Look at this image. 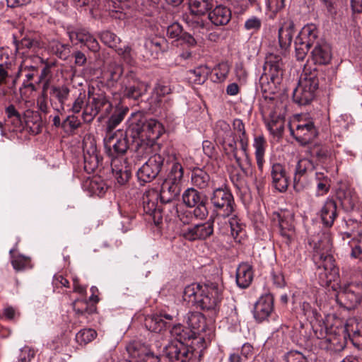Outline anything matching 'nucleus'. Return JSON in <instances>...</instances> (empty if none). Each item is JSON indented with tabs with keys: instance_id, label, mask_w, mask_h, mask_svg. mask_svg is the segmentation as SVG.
<instances>
[{
	"instance_id": "nucleus-28",
	"label": "nucleus",
	"mask_w": 362,
	"mask_h": 362,
	"mask_svg": "<svg viewBox=\"0 0 362 362\" xmlns=\"http://www.w3.org/2000/svg\"><path fill=\"white\" fill-rule=\"evenodd\" d=\"M253 279L252 266L247 263L240 264L236 270V283L242 288H247Z\"/></svg>"
},
{
	"instance_id": "nucleus-25",
	"label": "nucleus",
	"mask_w": 362,
	"mask_h": 362,
	"mask_svg": "<svg viewBox=\"0 0 362 362\" xmlns=\"http://www.w3.org/2000/svg\"><path fill=\"white\" fill-rule=\"evenodd\" d=\"M295 33V25L293 21H285L279 29V42L281 49H286L291 44Z\"/></svg>"
},
{
	"instance_id": "nucleus-43",
	"label": "nucleus",
	"mask_w": 362,
	"mask_h": 362,
	"mask_svg": "<svg viewBox=\"0 0 362 362\" xmlns=\"http://www.w3.org/2000/svg\"><path fill=\"white\" fill-rule=\"evenodd\" d=\"M148 90V85L141 81L136 82L132 86H127L124 95L130 99L137 100Z\"/></svg>"
},
{
	"instance_id": "nucleus-56",
	"label": "nucleus",
	"mask_w": 362,
	"mask_h": 362,
	"mask_svg": "<svg viewBox=\"0 0 362 362\" xmlns=\"http://www.w3.org/2000/svg\"><path fill=\"white\" fill-rule=\"evenodd\" d=\"M115 51L127 63L131 64L134 61L136 54L129 45L117 47Z\"/></svg>"
},
{
	"instance_id": "nucleus-50",
	"label": "nucleus",
	"mask_w": 362,
	"mask_h": 362,
	"mask_svg": "<svg viewBox=\"0 0 362 362\" xmlns=\"http://www.w3.org/2000/svg\"><path fill=\"white\" fill-rule=\"evenodd\" d=\"M67 34L73 44L82 43L86 37H89V32L84 28L68 29Z\"/></svg>"
},
{
	"instance_id": "nucleus-5",
	"label": "nucleus",
	"mask_w": 362,
	"mask_h": 362,
	"mask_svg": "<svg viewBox=\"0 0 362 362\" xmlns=\"http://www.w3.org/2000/svg\"><path fill=\"white\" fill-rule=\"evenodd\" d=\"M146 117L141 112L132 113L128 119L125 136L136 143V154L138 157H146L151 153V145L144 141V129Z\"/></svg>"
},
{
	"instance_id": "nucleus-3",
	"label": "nucleus",
	"mask_w": 362,
	"mask_h": 362,
	"mask_svg": "<svg viewBox=\"0 0 362 362\" xmlns=\"http://www.w3.org/2000/svg\"><path fill=\"white\" fill-rule=\"evenodd\" d=\"M222 293V285L209 281L204 284H192L187 286L182 297L185 301L197 308L216 313L220 307Z\"/></svg>"
},
{
	"instance_id": "nucleus-20",
	"label": "nucleus",
	"mask_w": 362,
	"mask_h": 362,
	"mask_svg": "<svg viewBox=\"0 0 362 362\" xmlns=\"http://www.w3.org/2000/svg\"><path fill=\"white\" fill-rule=\"evenodd\" d=\"M88 98L95 106V110H98V114H101V117H106L111 113L112 105L104 93H91L89 90Z\"/></svg>"
},
{
	"instance_id": "nucleus-58",
	"label": "nucleus",
	"mask_w": 362,
	"mask_h": 362,
	"mask_svg": "<svg viewBox=\"0 0 362 362\" xmlns=\"http://www.w3.org/2000/svg\"><path fill=\"white\" fill-rule=\"evenodd\" d=\"M322 346H323L325 349L332 351H337L343 349V345L339 343L338 339L335 337L325 338L322 341Z\"/></svg>"
},
{
	"instance_id": "nucleus-7",
	"label": "nucleus",
	"mask_w": 362,
	"mask_h": 362,
	"mask_svg": "<svg viewBox=\"0 0 362 362\" xmlns=\"http://www.w3.org/2000/svg\"><path fill=\"white\" fill-rule=\"evenodd\" d=\"M210 202L217 218L230 217L236 211V204L233 194L226 188L218 187L210 195Z\"/></svg>"
},
{
	"instance_id": "nucleus-45",
	"label": "nucleus",
	"mask_w": 362,
	"mask_h": 362,
	"mask_svg": "<svg viewBox=\"0 0 362 362\" xmlns=\"http://www.w3.org/2000/svg\"><path fill=\"white\" fill-rule=\"evenodd\" d=\"M221 125L223 127V129L226 130V136H228V138L224 139V140L223 141L224 150L227 153H236L237 152L236 141L232 135V132L230 130L229 125L224 122H221Z\"/></svg>"
},
{
	"instance_id": "nucleus-62",
	"label": "nucleus",
	"mask_w": 362,
	"mask_h": 362,
	"mask_svg": "<svg viewBox=\"0 0 362 362\" xmlns=\"http://www.w3.org/2000/svg\"><path fill=\"white\" fill-rule=\"evenodd\" d=\"M200 16L192 15L187 16V23L194 29L204 28V22L199 18Z\"/></svg>"
},
{
	"instance_id": "nucleus-2",
	"label": "nucleus",
	"mask_w": 362,
	"mask_h": 362,
	"mask_svg": "<svg viewBox=\"0 0 362 362\" xmlns=\"http://www.w3.org/2000/svg\"><path fill=\"white\" fill-rule=\"evenodd\" d=\"M294 45L298 60H303L309 49L313 47L311 58L315 64L325 65L331 61V47L327 42L319 38L315 24L305 25L296 38Z\"/></svg>"
},
{
	"instance_id": "nucleus-23",
	"label": "nucleus",
	"mask_w": 362,
	"mask_h": 362,
	"mask_svg": "<svg viewBox=\"0 0 362 362\" xmlns=\"http://www.w3.org/2000/svg\"><path fill=\"white\" fill-rule=\"evenodd\" d=\"M181 185H178L173 182L165 180L162 184L160 194V197L162 204L171 203L174 201L180 194L181 192Z\"/></svg>"
},
{
	"instance_id": "nucleus-19",
	"label": "nucleus",
	"mask_w": 362,
	"mask_h": 362,
	"mask_svg": "<svg viewBox=\"0 0 362 362\" xmlns=\"http://www.w3.org/2000/svg\"><path fill=\"white\" fill-rule=\"evenodd\" d=\"M273 310V297L265 295L259 298L254 307V317L258 322L267 319Z\"/></svg>"
},
{
	"instance_id": "nucleus-31",
	"label": "nucleus",
	"mask_w": 362,
	"mask_h": 362,
	"mask_svg": "<svg viewBox=\"0 0 362 362\" xmlns=\"http://www.w3.org/2000/svg\"><path fill=\"white\" fill-rule=\"evenodd\" d=\"M195 331L191 330L189 327H185L181 324L175 325L170 329V334L173 337L176 339V342H182L185 344H189V342L192 339H197L195 337Z\"/></svg>"
},
{
	"instance_id": "nucleus-27",
	"label": "nucleus",
	"mask_w": 362,
	"mask_h": 362,
	"mask_svg": "<svg viewBox=\"0 0 362 362\" xmlns=\"http://www.w3.org/2000/svg\"><path fill=\"white\" fill-rule=\"evenodd\" d=\"M165 45V40L163 38L148 39L144 43L145 54L144 57L150 60L157 59L160 52L164 50L163 46Z\"/></svg>"
},
{
	"instance_id": "nucleus-52",
	"label": "nucleus",
	"mask_w": 362,
	"mask_h": 362,
	"mask_svg": "<svg viewBox=\"0 0 362 362\" xmlns=\"http://www.w3.org/2000/svg\"><path fill=\"white\" fill-rule=\"evenodd\" d=\"M172 92V89L170 86L158 83L153 88L151 99L155 103H159L161 100V97L170 94Z\"/></svg>"
},
{
	"instance_id": "nucleus-44",
	"label": "nucleus",
	"mask_w": 362,
	"mask_h": 362,
	"mask_svg": "<svg viewBox=\"0 0 362 362\" xmlns=\"http://www.w3.org/2000/svg\"><path fill=\"white\" fill-rule=\"evenodd\" d=\"M209 69L205 66H199L187 71V76L195 83L202 84L207 79Z\"/></svg>"
},
{
	"instance_id": "nucleus-26",
	"label": "nucleus",
	"mask_w": 362,
	"mask_h": 362,
	"mask_svg": "<svg viewBox=\"0 0 362 362\" xmlns=\"http://www.w3.org/2000/svg\"><path fill=\"white\" fill-rule=\"evenodd\" d=\"M111 168L115 178L119 185H124L131 177L132 173L129 168L125 162L122 163L120 159H112Z\"/></svg>"
},
{
	"instance_id": "nucleus-36",
	"label": "nucleus",
	"mask_w": 362,
	"mask_h": 362,
	"mask_svg": "<svg viewBox=\"0 0 362 362\" xmlns=\"http://www.w3.org/2000/svg\"><path fill=\"white\" fill-rule=\"evenodd\" d=\"M74 310L81 323H88L89 322L88 316L95 311V308L92 305L89 306L87 301L75 300L73 303Z\"/></svg>"
},
{
	"instance_id": "nucleus-40",
	"label": "nucleus",
	"mask_w": 362,
	"mask_h": 362,
	"mask_svg": "<svg viewBox=\"0 0 362 362\" xmlns=\"http://www.w3.org/2000/svg\"><path fill=\"white\" fill-rule=\"evenodd\" d=\"M213 6L212 0H189V9L192 15L204 16Z\"/></svg>"
},
{
	"instance_id": "nucleus-61",
	"label": "nucleus",
	"mask_w": 362,
	"mask_h": 362,
	"mask_svg": "<svg viewBox=\"0 0 362 362\" xmlns=\"http://www.w3.org/2000/svg\"><path fill=\"white\" fill-rule=\"evenodd\" d=\"M235 73L239 81L245 82L246 81L248 72L243 62L236 63L235 66Z\"/></svg>"
},
{
	"instance_id": "nucleus-15",
	"label": "nucleus",
	"mask_w": 362,
	"mask_h": 362,
	"mask_svg": "<svg viewBox=\"0 0 362 362\" xmlns=\"http://www.w3.org/2000/svg\"><path fill=\"white\" fill-rule=\"evenodd\" d=\"M127 351L132 362H159L158 356L155 355L148 346L140 342L128 344Z\"/></svg>"
},
{
	"instance_id": "nucleus-4",
	"label": "nucleus",
	"mask_w": 362,
	"mask_h": 362,
	"mask_svg": "<svg viewBox=\"0 0 362 362\" xmlns=\"http://www.w3.org/2000/svg\"><path fill=\"white\" fill-rule=\"evenodd\" d=\"M318 85V71L315 67L305 64L298 86L293 90V101L300 105L309 104L315 98Z\"/></svg>"
},
{
	"instance_id": "nucleus-34",
	"label": "nucleus",
	"mask_w": 362,
	"mask_h": 362,
	"mask_svg": "<svg viewBox=\"0 0 362 362\" xmlns=\"http://www.w3.org/2000/svg\"><path fill=\"white\" fill-rule=\"evenodd\" d=\"M158 194L154 190L146 191L142 197L144 211L146 214H154L160 209L158 208Z\"/></svg>"
},
{
	"instance_id": "nucleus-32",
	"label": "nucleus",
	"mask_w": 362,
	"mask_h": 362,
	"mask_svg": "<svg viewBox=\"0 0 362 362\" xmlns=\"http://www.w3.org/2000/svg\"><path fill=\"white\" fill-rule=\"evenodd\" d=\"M337 216V203L333 199H327L320 211L323 224L327 227H331Z\"/></svg>"
},
{
	"instance_id": "nucleus-11",
	"label": "nucleus",
	"mask_w": 362,
	"mask_h": 362,
	"mask_svg": "<svg viewBox=\"0 0 362 362\" xmlns=\"http://www.w3.org/2000/svg\"><path fill=\"white\" fill-rule=\"evenodd\" d=\"M193 341L190 344L173 342L165 346L162 356L169 362H189L194 355Z\"/></svg>"
},
{
	"instance_id": "nucleus-39",
	"label": "nucleus",
	"mask_w": 362,
	"mask_h": 362,
	"mask_svg": "<svg viewBox=\"0 0 362 362\" xmlns=\"http://www.w3.org/2000/svg\"><path fill=\"white\" fill-rule=\"evenodd\" d=\"M337 197L346 210L353 209L358 202L356 195L350 189L339 190Z\"/></svg>"
},
{
	"instance_id": "nucleus-21",
	"label": "nucleus",
	"mask_w": 362,
	"mask_h": 362,
	"mask_svg": "<svg viewBox=\"0 0 362 362\" xmlns=\"http://www.w3.org/2000/svg\"><path fill=\"white\" fill-rule=\"evenodd\" d=\"M314 169V163L308 158L300 159L298 162L293 177V188L295 191L300 192L303 189L304 186L302 183L301 177L308 173L313 171Z\"/></svg>"
},
{
	"instance_id": "nucleus-47",
	"label": "nucleus",
	"mask_w": 362,
	"mask_h": 362,
	"mask_svg": "<svg viewBox=\"0 0 362 362\" xmlns=\"http://www.w3.org/2000/svg\"><path fill=\"white\" fill-rule=\"evenodd\" d=\"M183 168L179 163H175L173 164L170 171L165 179L169 181H172L178 185L182 186V180L183 177Z\"/></svg>"
},
{
	"instance_id": "nucleus-6",
	"label": "nucleus",
	"mask_w": 362,
	"mask_h": 362,
	"mask_svg": "<svg viewBox=\"0 0 362 362\" xmlns=\"http://www.w3.org/2000/svg\"><path fill=\"white\" fill-rule=\"evenodd\" d=\"M264 71H267L271 83H264V80H267V76H262L260 78V84L262 91L267 93H274V90L277 84L281 83L284 73V63L280 55L269 53L265 58L264 65Z\"/></svg>"
},
{
	"instance_id": "nucleus-1",
	"label": "nucleus",
	"mask_w": 362,
	"mask_h": 362,
	"mask_svg": "<svg viewBox=\"0 0 362 362\" xmlns=\"http://www.w3.org/2000/svg\"><path fill=\"white\" fill-rule=\"evenodd\" d=\"M313 247V256L317 266L316 275L319 283L322 286H329L336 281L339 276V269L332 254V240L328 232H322L313 236L308 240Z\"/></svg>"
},
{
	"instance_id": "nucleus-48",
	"label": "nucleus",
	"mask_w": 362,
	"mask_h": 362,
	"mask_svg": "<svg viewBox=\"0 0 362 362\" xmlns=\"http://www.w3.org/2000/svg\"><path fill=\"white\" fill-rule=\"evenodd\" d=\"M97 336V332L93 329H83L76 335V341L82 345H86L92 341Z\"/></svg>"
},
{
	"instance_id": "nucleus-55",
	"label": "nucleus",
	"mask_w": 362,
	"mask_h": 362,
	"mask_svg": "<svg viewBox=\"0 0 362 362\" xmlns=\"http://www.w3.org/2000/svg\"><path fill=\"white\" fill-rule=\"evenodd\" d=\"M101 41L111 48L116 49L120 39L113 33L110 31L102 32L100 35Z\"/></svg>"
},
{
	"instance_id": "nucleus-17",
	"label": "nucleus",
	"mask_w": 362,
	"mask_h": 362,
	"mask_svg": "<svg viewBox=\"0 0 362 362\" xmlns=\"http://www.w3.org/2000/svg\"><path fill=\"white\" fill-rule=\"evenodd\" d=\"M346 224L348 226L352 227V233H346L343 239L345 237L347 238H351L348 244L351 248L350 255L352 258L358 259L362 262V232L354 234V230L358 228L360 223L353 219H349Z\"/></svg>"
},
{
	"instance_id": "nucleus-29",
	"label": "nucleus",
	"mask_w": 362,
	"mask_h": 362,
	"mask_svg": "<svg viewBox=\"0 0 362 362\" xmlns=\"http://www.w3.org/2000/svg\"><path fill=\"white\" fill-rule=\"evenodd\" d=\"M209 18L215 25H225L231 18V12L226 6L218 5L209 13Z\"/></svg>"
},
{
	"instance_id": "nucleus-8",
	"label": "nucleus",
	"mask_w": 362,
	"mask_h": 362,
	"mask_svg": "<svg viewBox=\"0 0 362 362\" xmlns=\"http://www.w3.org/2000/svg\"><path fill=\"white\" fill-rule=\"evenodd\" d=\"M184 204L190 208H194V214L200 219L205 218L209 214L207 208L208 197L194 187L187 189L182 194Z\"/></svg>"
},
{
	"instance_id": "nucleus-14",
	"label": "nucleus",
	"mask_w": 362,
	"mask_h": 362,
	"mask_svg": "<svg viewBox=\"0 0 362 362\" xmlns=\"http://www.w3.org/2000/svg\"><path fill=\"white\" fill-rule=\"evenodd\" d=\"M84 169L88 173L95 171L99 165V157L95 141L90 136L85 138L83 142Z\"/></svg>"
},
{
	"instance_id": "nucleus-42",
	"label": "nucleus",
	"mask_w": 362,
	"mask_h": 362,
	"mask_svg": "<svg viewBox=\"0 0 362 362\" xmlns=\"http://www.w3.org/2000/svg\"><path fill=\"white\" fill-rule=\"evenodd\" d=\"M168 322L163 320L162 315H151L146 317V328L154 332H160L168 327Z\"/></svg>"
},
{
	"instance_id": "nucleus-54",
	"label": "nucleus",
	"mask_w": 362,
	"mask_h": 362,
	"mask_svg": "<svg viewBox=\"0 0 362 362\" xmlns=\"http://www.w3.org/2000/svg\"><path fill=\"white\" fill-rule=\"evenodd\" d=\"M158 211L169 216L170 219L179 217L180 221L185 223L182 218L179 215L177 204L173 202V201L171 203L163 204L162 208L158 209Z\"/></svg>"
},
{
	"instance_id": "nucleus-18",
	"label": "nucleus",
	"mask_w": 362,
	"mask_h": 362,
	"mask_svg": "<svg viewBox=\"0 0 362 362\" xmlns=\"http://www.w3.org/2000/svg\"><path fill=\"white\" fill-rule=\"evenodd\" d=\"M276 218L279 223V233L285 243L289 245L295 235L293 216L277 214Z\"/></svg>"
},
{
	"instance_id": "nucleus-10",
	"label": "nucleus",
	"mask_w": 362,
	"mask_h": 362,
	"mask_svg": "<svg viewBox=\"0 0 362 362\" xmlns=\"http://www.w3.org/2000/svg\"><path fill=\"white\" fill-rule=\"evenodd\" d=\"M163 164L164 158L160 153L150 156L137 170L136 176L139 181L144 184L153 180L160 173Z\"/></svg>"
},
{
	"instance_id": "nucleus-51",
	"label": "nucleus",
	"mask_w": 362,
	"mask_h": 362,
	"mask_svg": "<svg viewBox=\"0 0 362 362\" xmlns=\"http://www.w3.org/2000/svg\"><path fill=\"white\" fill-rule=\"evenodd\" d=\"M230 216L228 223L230 228V233L233 238L236 239L242 232L243 225L240 223V220L238 218L237 210Z\"/></svg>"
},
{
	"instance_id": "nucleus-16",
	"label": "nucleus",
	"mask_w": 362,
	"mask_h": 362,
	"mask_svg": "<svg viewBox=\"0 0 362 362\" xmlns=\"http://www.w3.org/2000/svg\"><path fill=\"white\" fill-rule=\"evenodd\" d=\"M293 136L302 144L313 141L317 136L318 132L312 119L303 121L297 125L296 129H291Z\"/></svg>"
},
{
	"instance_id": "nucleus-59",
	"label": "nucleus",
	"mask_w": 362,
	"mask_h": 362,
	"mask_svg": "<svg viewBox=\"0 0 362 362\" xmlns=\"http://www.w3.org/2000/svg\"><path fill=\"white\" fill-rule=\"evenodd\" d=\"M267 128L274 135H279L284 131V121L281 119H272L267 123Z\"/></svg>"
},
{
	"instance_id": "nucleus-53",
	"label": "nucleus",
	"mask_w": 362,
	"mask_h": 362,
	"mask_svg": "<svg viewBox=\"0 0 362 362\" xmlns=\"http://www.w3.org/2000/svg\"><path fill=\"white\" fill-rule=\"evenodd\" d=\"M51 50L59 58L65 59L69 52V45L62 44L58 41H53L50 44Z\"/></svg>"
},
{
	"instance_id": "nucleus-63",
	"label": "nucleus",
	"mask_w": 362,
	"mask_h": 362,
	"mask_svg": "<svg viewBox=\"0 0 362 362\" xmlns=\"http://www.w3.org/2000/svg\"><path fill=\"white\" fill-rule=\"evenodd\" d=\"M35 356V351L33 349L28 346L23 347L20 352L18 356V361L20 362H29Z\"/></svg>"
},
{
	"instance_id": "nucleus-60",
	"label": "nucleus",
	"mask_w": 362,
	"mask_h": 362,
	"mask_svg": "<svg viewBox=\"0 0 362 362\" xmlns=\"http://www.w3.org/2000/svg\"><path fill=\"white\" fill-rule=\"evenodd\" d=\"M182 34V28L177 23L171 24L167 28V35L170 38L180 39Z\"/></svg>"
},
{
	"instance_id": "nucleus-24",
	"label": "nucleus",
	"mask_w": 362,
	"mask_h": 362,
	"mask_svg": "<svg viewBox=\"0 0 362 362\" xmlns=\"http://www.w3.org/2000/svg\"><path fill=\"white\" fill-rule=\"evenodd\" d=\"M191 182L199 189L206 190L214 187L209 175L202 168H194L192 172Z\"/></svg>"
},
{
	"instance_id": "nucleus-33",
	"label": "nucleus",
	"mask_w": 362,
	"mask_h": 362,
	"mask_svg": "<svg viewBox=\"0 0 362 362\" xmlns=\"http://www.w3.org/2000/svg\"><path fill=\"white\" fill-rule=\"evenodd\" d=\"M185 320L188 327L191 330L195 331V337H197V334H199L200 332L205 330L206 320L204 316L201 313H189Z\"/></svg>"
},
{
	"instance_id": "nucleus-35",
	"label": "nucleus",
	"mask_w": 362,
	"mask_h": 362,
	"mask_svg": "<svg viewBox=\"0 0 362 362\" xmlns=\"http://www.w3.org/2000/svg\"><path fill=\"white\" fill-rule=\"evenodd\" d=\"M253 146L255 149V158L257 165L260 172H262L264 163V154L267 147V141L262 135L255 137Z\"/></svg>"
},
{
	"instance_id": "nucleus-38",
	"label": "nucleus",
	"mask_w": 362,
	"mask_h": 362,
	"mask_svg": "<svg viewBox=\"0 0 362 362\" xmlns=\"http://www.w3.org/2000/svg\"><path fill=\"white\" fill-rule=\"evenodd\" d=\"M69 92V88L66 86H52L51 87V95L56 98L60 105L59 107L56 109L58 112L64 110V104L66 100L68 99Z\"/></svg>"
},
{
	"instance_id": "nucleus-22",
	"label": "nucleus",
	"mask_w": 362,
	"mask_h": 362,
	"mask_svg": "<svg viewBox=\"0 0 362 362\" xmlns=\"http://www.w3.org/2000/svg\"><path fill=\"white\" fill-rule=\"evenodd\" d=\"M271 177L273 186L279 192H285L288 186V177L284 167L280 163L272 166Z\"/></svg>"
},
{
	"instance_id": "nucleus-41",
	"label": "nucleus",
	"mask_w": 362,
	"mask_h": 362,
	"mask_svg": "<svg viewBox=\"0 0 362 362\" xmlns=\"http://www.w3.org/2000/svg\"><path fill=\"white\" fill-rule=\"evenodd\" d=\"M128 112L129 108L127 107H116L113 113L107 122V130L109 132H112L114 129H115L124 119Z\"/></svg>"
},
{
	"instance_id": "nucleus-64",
	"label": "nucleus",
	"mask_w": 362,
	"mask_h": 362,
	"mask_svg": "<svg viewBox=\"0 0 362 362\" xmlns=\"http://www.w3.org/2000/svg\"><path fill=\"white\" fill-rule=\"evenodd\" d=\"M108 72L110 73V79L117 81L122 74V68L120 65L116 63H111L109 65Z\"/></svg>"
},
{
	"instance_id": "nucleus-57",
	"label": "nucleus",
	"mask_w": 362,
	"mask_h": 362,
	"mask_svg": "<svg viewBox=\"0 0 362 362\" xmlns=\"http://www.w3.org/2000/svg\"><path fill=\"white\" fill-rule=\"evenodd\" d=\"M98 114V110H95V106H93L91 102L88 100V102L86 103L82 114V118L84 122H91Z\"/></svg>"
},
{
	"instance_id": "nucleus-30",
	"label": "nucleus",
	"mask_w": 362,
	"mask_h": 362,
	"mask_svg": "<svg viewBox=\"0 0 362 362\" xmlns=\"http://www.w3.org/2000/svg\"><path fill=\"white\" fill-rule=\"evenodd\" d=\"M144 129V138L147 139L150 145H151V148H153V142L158 139L161 134H163V127L162 124L154 119L146 118V122L145 124Z\"/></svg>"
},
{
	"instance_id": "nucleus-13",
	"label": "nucleus",
	"mask_w": 362,
	"mask_h": 362,
	"mask_svg": "<svg viewBox=\"0 0 362 362\" xmlns=\"http://www.w3.org/2000/svg\"><path fill=\"white\" fill-rule=\"evenodd\" d=\"M214 218H210L207 221L196 224L182 230V236L189 241L206 240L214 233Z\"/></svg>"
},
{
	"instance_id": "nucleus-37",
	"label": "nucleus",
	"mask_w": 362,
	"mask_h": 362,
	"mask_svg": "<svg viewBox=\"0 0 362 362\" xmlns=\"http://www.w3.org/2000/svg\"><path fill=\"white\" fill-rule=\"evenodd\" d=\"M14 251L15 249H11L9 254L11 265L16 272H22L33 267L30 257L22 255H16L13 254Z\"/></svg>"
},
{
	"instance_id": "nucleus-49",
	"label": "nucleus",
	"mask_w": 362,
	"mask_h": 362,
	"mask_svg": "<svg viewBox=\"0 0 362 362\" xmlns=\"http://www.w3.org/2000/svg\"><path fill=\"white\" fill-rule=\"evenodd\" d=\"M233 156L234 158L235 159V162H236L238 166L240 168L243 173L246 177H252L253 170H252V162H251L250 158L248 157V156L245 155V158L243 160L237 156V152L235 153H233Z\"/></svg>"
},
{
	"instance_id": "nucleus-12",
	"label": "nucleus",
	"mask_w": 362,
	"mask_h": 362,
	"mask_svg": "<svg viewBox=\"0 0 362 362\" xmlns=\"http://www.w3.org/2000/svg\"><path fill=\"white\" fill-rule=\"evenodd\" d=\"M105 148L107 155L112 159H119L129 148L127 137L115 134L107 135L104 139Z\"/></svg>"
},
{
	"instance_id": "nucleus-46",
	"label": "nucleus",
	"mask_w": 362,
	"mask_h": 362,
	"mask_svg": "<svg viewBox=\"0 0 362 362\" xmlns=\"http://www.w3.org/2000/svg\"><path fill=\"white\" fill-rule=\"evenodd\" d=\"M86 185L90 192L98 197L103 196L107 189L105 183L99 177H95L91 180L86 181Z\"/></svg>"
},
{
	"instance_id": "nucleus-9",
	"label": "nucleus",
	"mask_w": 362,
	"mask_h": 362,
	"mask_svg": "<svg viewBox=\"0 0 362 362\" xmlns=\"http://www.w3.org/2000/svg\"><path fill=\"white\" fill-rule=\"evenodd\" d=\"M362 298V286L356 284H347L339 286L336 299L337 303L347 310L354 309Z\"/></svg>"
}]
</instances>
